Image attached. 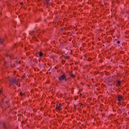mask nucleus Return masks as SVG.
<instances>
[{
	"mask_svg": "<svg viewBox=\"0 0 129 129\" xmlns=\"http://www.w3.org/2000/svg\"><path fill=\"white\" fill-rule=\"evenodd\" d=\"M66 78V75L64 74L58 78L59 80H64Z\"/></svg>",
	"mask_w": 129,
	"mask_h": 129,
	"instance_id": "f257e3e1",
	"label": "nucleus"
},
{
	"mask_svg": "<svg viewBox=\"0 0 129 129\" xmlns=\"http://www.w3.org/2000/svg\"><path fill=\"white\" fill-rule=\"evenodd\" d=\"M61 109H62V108H61V106H60V104H57L56 110H57V111H58V110H61Z\"/></svg>",
	"mask_w": 129,
	"mask_h": 129,
	"instance_id": "f03ea898",
	"label": "nucleus"
},
{
	"mask_svg": "<svg viewBox=\"0 0 129 129\" xmlns=\"http://www.w3.org/2000/svg\"><path fill=\"white\" fill-rule=\"evenodd\" d=\"M122 99V98L120 96H118L117 98V101H120Z\"/></svg>",
	"mask_w": 129,
	"mask_h": 129,
	"instance_id": "7ed1b4c3",
	"label": "nucleus"
},
{
	"mask_svg": "<svg viewBox=\"0 0 129 129\" xmlns=\"http://www.w3.org/2000/svg\"><path fill=\"white\" fill-rule=\"evenodd\" d=\"M70 76H71V77H72L73 78H74V77H75V75H74V74H73L72 73H71L70 74Z\"/></svg>",
	"mask_w": 129,
	"mask_h": 129,
	"instance_id": "20e7f679",
	"label": "nucleus"
},
{
	"mask_svg": "<svg viewBox=\"0 0 129 129\" xmlns=\"http://www.w3.org/2000/svg\"><path fill=\"white\" fill-rule=\"evenodd\" d=\"M121 82H120V81H118L117 84V86H119V85H120V84H121Z\"/></svg>",
	"mask_w": 129,
	"mask_h": 129,
	"instance_id": "39448f33",
	"label": "nucleus"
},
{
	"mask_svg": "<svg viewBox=\"0 0 129 129\" xmlns=\"http://www.w3.org/2000/svg\"><path fill=\"white\" fill-rule=\"evenodd\" d=\"M39 56L40 57H42V56H43V52H40L39 53Z\"/></svg>",
	"mask_w": 129,
	"mask_h": 129,
	"instance_id": "423d86ee",
	"label": "nucleus"
},
{
	"mask_svg": "<svg viewBox=\"0 0 129 129\" xmlns=\"http://www.w3.org/2000/svg\"><path fill=\"white\" fill-rule=\"evenodd\" d=\"M20 95H21V96H24V95H25V94L22 93H20Z\"/></svg>",
	"mask_w": 129,
	"mask_h": 129,
	"instance_id": "0eeeda50",
	"label": "nucleus"
},
{
	"mask_svg": "<svg viewBox=\"0 0 129 129\" xmlns=\"http://www.w3.org/2000/svg\"><path fill=\"white\" fill-rule=\"evenodd\" d=\"M6 105H8V106H9V103H8V102H6Z\"/></svg>",
	"mask_w": 129,
	"mask_h": 129,
	"instance_id": "6e6552de",
	"label": "nucleus"
},
{
	"mask_svg": "<svg viewBox=\"0 0 129 129\" xmlns=\"http://www.w3.org/2000/svg\"><path fill=\"white\" fill-rule=\"evenodd\" d=\"M117 44H119V43H120V41H117Z\"/></svg>",
	"mask_w": 129,
	"mask_h": 129,
	"instance_id": "1a4fd4ad",
	"label": "nucleus"
},
{
	"mask_svg": "<svg viewBox=\"0 0 129 129\" xmlns=\"http://www.w3.org/2000/svg\"><path fill=\"white\" fill-rule=\"evenodd\" d=\"M2 93V90H0V94Z\"/></svg>",
	"mask_w": 129,
	"mask_h": 129,
	"instance_id": "9d476101",
	"label": "nucleus"
},
{
	"mask_svg": "<svg viewBox=\"0 0 129 129\" xmlns=\"http://www.w3.org/2000/svg\"><path fill=\"white\" fill-rule=\"evenodd\" d=\"M0 43H2V41H1V39H0Z\"/></svg>",
	"mask_w": 129,
	"mask_h": 129,
	"instance_id": "9b49d317",
	"label": "nucleus"
},
{
	"mask_svg": "<svg viewBox=\"0 0 129 129\" xmlns=\"http://www.w3.org/2000/svg\"><path fill=\"white\" fill-rule=\"evenodd\" d=\"M18 116H20V115H19V114H18Z\"/></svg>",
	"mask_w": 129,
	"mask_h": 129,
	"instance_id": "f8f14e48",
	"label": "nucleus"
},
{
	"mask_svg": "<svg viewBox=\"0 0 129 129\" xmlns=\"http://www.w3.org/2000/svg\"><path fill=\"white\" fill-rule=\"evenodd\" d=\"M5 102V100H4V102Z\"/></svg>",
	"mask_w": 129,
	"mask_h": 129,
	"instance_id": "ddd939ff",
	"label": "nucleus"
}]
</instances>
